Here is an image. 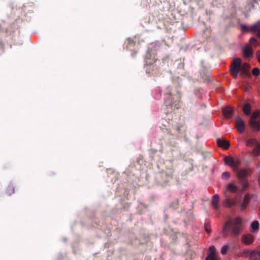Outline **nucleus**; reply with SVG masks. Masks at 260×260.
Instances as JSON below:
<instances>
[{
    "instance_id": "38",
    "label": "nucleus",
    "mask_w": 260,
    "mask_h": 260,
    "mask_svg": "<svg viewBox=\"0 0 260 260\" xmlns=\"http://www.w3.org/2000/svg\"><path fill=\"white\" fill-rule=\"evenodd\" d=\"M205 230H206V231L207 233H209V232H210V230H209L208 229V228L207 227V226H206V224H205Z\"/></svg>"
},
{
    "instance_id": "34",
    "label": "nucleus",
    "mask_w": 260,
    "mask_h": 260,
    "mask_svg": "<svg viewBox=\"0 0 260 260\" xmlns=\"http://www.w3.org/2000/svg\"><path fill=\"white\" fill-rule=\"evenodd\" d=\"M230 174L228 172H224L222 173L221 175V177L222 179H227L230 177Z\"/></svg>"
},
{
    "instance_id": "36",
    "label": "nucleus",
    "mask_w": 260,
    "mask_h": 260,
    "mask_svg": "<svg viewBox=\"0 0 260 260\" xmlns=\"http://www.w3.org/2000/svg\"><path fill=\"white\" fill-rule=\"evenodd\" d=\"M241 29L243 31H244V30L249 31V28L248 29L247 26L245 25H241Z\"/></svg>"
},
{
    "instance_id": "22",
    "label": "nucleus",
    "mask_w": 260,
    "mask_h": 260,
    "mask_svg": "<svg viewBox=\"0 0 260 260\" xmlns=\"http://www.w3.org/2000/svg\"><path fill=\"white\" fill-rule=\"evenodd\" d=\"M227 189L232 192H235L238 190V187L233 183H230L227 185Z\"/></svg>"
},
{
    "instance_id": "6",
    "label": "nucleus",
    "mask_w": 260,
    "mask_h": 260,
    "mask_svg": "<svg viewBox=\"0 0 260 260\" xmlns=\"http://www.w3.org/2000/svg\"><path fill=\"white\" fill-rule=\"evenodd\" d=\"M173 129L176 132L177 138H181L185 135L186 129L183 123L173 125Z\"/></svg>"
},
{
    "instance_id": "8",
    "label": "nucleus",
    "mask_w": 260,
    "mask_h": 260,
    "mask_svg": "<svg viewBox=\"0 0 260 260\" xmlns=\"http://www.w3.org/2000/svg\"><path fill=\"white\" fill-rule=\"evenodd\" d=\"M205 260H219L216 253V248L214 246H210L208 251V255Z\"/></svg>"
},
{
    "instance_id": "41",
    "label": "nucleus",
    "mask_w": 260,
    "mask_h": 260,
    "mask_svg": "<svg viewBox=\"0 0 260 260\" xmlns=\"http://www.w3.org/2000/svg\"><path fill=\"white\" fill-rule=\"evenodd\" d=\"M169 134H170L171 135H172V133L170 132H169Z\"/></svg>"
},
{
    "instance_id": "37",
    "label": "nucleus",
    "mask_w": 260,
    "mask_h": 260,
    "mask_svg": "<svg viewBox=\"0 0 260 260\" xmlns=\"http://www.w3.org/2000/svg\"><path fill=\"white\" fill-rule=\"evenodd\" d=\"M256 56L258 62L260 63V52L258 51L256 52Z\"/></svg>"
},
{
    "instance_id": "25",
    "label": "nucleus",
    "mask_w": 260,
    "mask_h": 260,
    "mask_svg": "<svg viewBox=\"0 0 260 260\" xmlns=\"http://www.w3.org/2000/svg\"><path fill=\"white\" fill-rule=\"evenodd\" d=\"M15 189L13 185H10L8 186L7 189V193L9 195H11V194L13 193L14 192Z\"/></svg>"
},
{
    "instance_id": "7",
    "label": "nucleus",
    "mask_w": 260,
    "mask_h": 260,
    "mask_svg": "<svg viewBox=\"0 0 260 260\" xmlns=\"http://www.w3.org/2000/svg\"><path fill=\"white\" fill-rule=\"evenodd\" d=\"M245 123L242 118L237 116L235 117V128L240 133H242L245 130Z\"/></svg>"
},
{
    "instance_id": "19",
    "label": "nucleus",
    "mask_w": 260,
    "mask_h": 260,
    "mask_svg": "<svg viewBox=\"0 0 260 260\" xmlns=\"http://www.w3.org/2000/svg\"><path fill=\"white\" fill-rule=\"evenodd\" d=\"M251 232H255L258 231L259 229V222L257 220L253 221L250 225Z\"/></svg>"
},
{
    "instance_id": "15",
    "label": "nucleus",
    "mask_w": 260,
    "mask_h": 260,
    "mask_svg": "<svg viewBox=\"0 0 260 260\" xmlns=\"http://www.w3.org/2000/svg\"><path fill=\"white\" fill-rule=\"evenodd\" d=\"M219 197L217 194H214L212 199V204L214 209L216 210H218L219 206L218 205Z\"/></svg>"
},
{
    "instance_id": "29",
    "label": "nucleus",
    "mask_w": 260,
    "mask_h": 260,
    "mask_svg": "<svg viewBox=\"0 0 260 260\" xmlns=\"http://www.w3.org/2000/svg\"><path fill=\"white\" fill-rule=\"evenodd\" d=\"M251 196L250 194H246L244 196V199H243V201H244V202H245V203H247L248 204L249 202V201L251 199Z\"/></svg>"
},
{
    "instance_id": "23",
    "label": "nucleus",
    "mask_w": 260,
    "mask_h": 260,
    "mask_svg": "<svg viewBox=\"0 0 260 260\" xmlns=\"http://www.w3.org/2000/svg\"><path fill=\"white\" fill-rule=\"evenodd\" d=\"M240 164V160L239 159H234V162L232 165V169L234 172H236L237 170H238L239 166Z\"/></svg>"
},
{
    "instance_id": "30",
    "label": "nucleus",
    "mask_w": 260,
    "mask_h": 260,
    "mask_svg": "<svg viewBox=\"0 0 260 260\" xmlns=\"http://www.w3.org/2000/svg\"><path fill=\"white\" fill-rule=\"evenodd\" d=\"M179 205V201L178 200H175V201H174L170 205V207H172V208H176L178 207Z\"/></svg>"
},
{
    "instance_id": "11",
    "label": "nucleus",
    "mask_w": 260,
    "mask_h": 260,
    "mask_svg": "<svg viewBox=\"0 0 260 260\" xmlns=\"http://www.w3.org/2000/svg\"><path fill=\"white\" fill-rule=\"evenodd\" d=\"M253 53L252 47L250 45L247 44L243 49V54L245 58L251 57Z\"/></svg>"
},
{
    "instance_id": "27",
    "label": "nucleus",
    "mask_w": 260,
    "mask_h": 260,
    "mask_svg": "<svg viewBox=\"0 0 260 260\" xmlns=\"http://www.w3.org/2000/svg\"><path fill=\"white\" fill-rule=\"evenodd\" d=\"M256 144V140L253 139H249L246 142V145L248 147H251Z\"/></svg>"
},
{
    "instance_id": "14",
    "label": "nucleus",
    "mask_w": 260,
    "mask_h": 260,
    "mask_svg": "<svg viewBox=\"0 0 260 260\" xmlns=\"http://www.w3.org/2000/svg\"><path fill=\"white\" fill-rule=\"evenodd\" d=\"M224 196L226 199L223 201V204L225 207L231 208L235 205V201L232 200L229 196L226 194V193L224 194Z\"/></svg>"
},
{
    "instance_id": "28",
    "label": "nucleus",
    "mask_w": 260,
    "mask_h": 260,
    "mask_svg": "<svg viewBox=\"0 0 260 260\" xmlns=\"http://www.w3.org/2000/svg\"><path fill=\"white\" fill-rule=\"evenodd\" d=\"M249 43H250L249 45H253L254 46H256L257 44V41L255 38H254L253 37H251L249 39Z\"/></svg>"
},
{
    "instance_id": "18",
    "label": "nucleus",
    "mask_w": 260,
    "mask_h": 260,
    "mask_svg": "<svg viewBox=\"0 0 260 260\" xmlns=\"http://www.w3.org/2000/svg\"><path fill=\"white\" fill-rule=\"evenodd\" d=\"M217 142L219 147L225 149H228L230 146L229 142L225 140L218 139L217 140Z\"/></svg>"
},
{
    "instance_id": "9",
    "label": "nucleus",
    "mask_w": 260,
    "mask_h": 260,
    "mask_svg": "<svg viewBox=\"0 0 260 260\" xmlns=\"http://www.w3.org/2000/svg\"><path fill=\"white\" fill-rule=\"evenodd\" d=\"M250 69V66L247 63H244L242 64L241 63V69L240 71L241 73L240 75L244 78L245 77H249L250 76V74L249 73L248 71Z\"/></svg>"
},
{
    "instance_id": "40",
    "label": "nucleus",
    "mask_w": 260,
    "mask_h": 260,
    "mask_svg": "<svg viewBox=\"0 0 260 260\" xmlns=\"http://www.w3.org/2000/svg\"><path fill=\"white\" fill-rule=\"evenodd\" d=\"M152 6H153V4H151ZM149 6H151V4H149Z\"/></svg>"
},
{
    "instance_id": "5",
    "label": "nucleus",
    "mask_w": 260,
    "mask_h": 260,
    "mask_svg": "<svg viewBox=\"0 0 260 260\" xmlns=\"http://www.w3.org/2000/svg\"><path fill=\"white\" fill-rule=\"evenodd\" d=\"M172 171L169 172H161L156 176V179L157 182L161 186H165L167 185L170 180L173 177Z\"/></svg>"
},
{
    "instance_id": "39",
    "label": "nucleus",
    "mask_w": 260,
    "mask_h": 260,
    "mask_svg": "<svg viewBox=\"0 0 260 260\" xmlns=\"http://www.w3.org/2000/svg\"><path fill=\"white\" fill-rule=\"evenodd\" d=\"M258 216H259V218L260 219V206H259V208Z\"/></svg>"
},
{
    "instance_id": "3",
    "label": "nucleus",
    "mask_w": 260,
    "mask_h": 260,
    "mask_svg": "<svg viewBox=\"0 0 260 260\" xmlns=\"http://www.w3.org/2000/svg\"><path fill=\"white\" fill-rule=\"evenodd\" d=\"M236 173L243 188L246 189L249 186L247 176L251 173L250 170L249 169H243L237 170Z\"/></svg>"
},
{
    "instance_id": "24",
    "label": "nucleus",
    "mask_w": 260,
    "mask_h": 260,
    "mask_svg": "<svg viewBox=\"0 0 260 260\" xmlns=\"http://www.w3.org/2000/svg\"><path fill=\"white\" fill-rule=\"evenodd\" d=\"M253 153L256 155L260 154V144H256L255 147L253 149Z\"/></svg>"
},
{
    "instance_id": "21",
    "label": "nucleus",
    "mask_w": 260,
    "mask_h": 260,
    "mask_svg": "<svg viewBox=\"0 0 260 260\" xmlns=\"http://www.w3.org/2000/svg\"><path fill=\"white\" fill-rule=\"evenodd\" d=\"M243 111L246 115H249L251 113V105L249 103L244 105Z\"/></svg>"
},
{
    "instance_id": "13",
    "label": "nucleus",
    "mask_w": 260,
    "mask_h": 260,
    "mask_svg": "<svg viewBox=\"0 0 260 260\" xmlns=\"http://www.w3.org/2000/svg\"><path fill=\"white\" fill-rule=\"evenodd\" d=\"M249 31L255 33L257 37L260 38V22H257L250 26Z\"/></svg>"
},
{
    "instance_id": "4",
    "label": "nucleus",
    "mask_w": 260,
    "mask_h": 260,
    "mask_svg": "<svg viewBox=\"0 0 260 260\" xmlns=\"http://www.w3.org/2000/svg\"><path fill=\"white\" fill-rule=\"evenodd\" d=\"M249 124L253 131L260 130V111L256 110L251 114Z\"/></svg>"
},
{
    "instance_id": "31",
    "label": "nucleus",
    "mask_w": 260,
    "mask_h": 260,
    "mask_svg": "<svg viewBox=\"0 0 260 260\" xmlns=\"http://www.w3.org/2000/svg\"><path fill=\"white\" fill-rule=\"evenodd\" d=\"M248 204L243 201L240 205V209L242 211L244 210L247 207Z\"/></svg>"
},
{
    "instance_id": "17",
    "label": "nucleus",
    "mask_w": 260,
    "mask_h": 260,
    "mask_svg": "<svg viewBox=\"0 0 260 260\" xmlns=\"http://www.w3.org/2000/svg\"><path fill=\"white\" fill-rule=\"evenodd\" d=\"M222 113L226 118L231 117L233 113V109L231 107H225L222 110Z\"/></svg>"
},
{
    "instance_id": "20",
    "label": "nucleus",
    "mask_w": 260,
    "mask_h": 260,
    "mask_svg": "<svg viewBox=\"0 0 260 260\" xmlns=\"http://www.w3.org/2000/svg\"><path fill=\"white\" fill-rule=\"evenodd\" d=\"M224 161L225 165L232 168L234 162V159L231 156H226L224 158Z\"/></svg>"
},
{
    "instance_id": "35",
    "label": "nucleus",
    "mask_w": 260,
    "mask_h": 260,
    "mask_svg": "<svg viewBox=\"0 0 260 260\" xmlns=\"http://www.w3.org/2000/svg\"><path fill=\"white\" fill-rule=\"evenodd\" d=\"M230 72L231 73L232 76L234 78L236 79L237 78L238 73L239 72H237V71H230Z\"/></svg>"
},
{
    "instance_id": "33",
    "label": "nucleus",
    "mask_w": 260,
    "mask_h": 260,
    "mask_svg": "<svg viewBox=\"0 0 260 260\" xmlns=\"http://www.w3.org/2000/svg\"><path fill=\"white\" fill-rule=\"evenodd\" d=\"M252 73L254 76H257L259 74V70L258 68H255L253 69L252 71Z\"/></svg>"
},
{
    "instance_id": "10",
    "label": "nucleus",
    "mask_w": 260,
    "mask_h": 260,
    "mask_svg": "<svg viewBox=\"0 0 260 260\" xmlns=\"http://www.w3.org/2000/svg\"><path fill=\"white\" fill-rule=\"evenodd\" d=\"M241 63L242 61L240 58L234 59L230 67V71L240 72Z\"/></svg>"
},
{
    "instance_id": "12",
    "label": "nucleus",
    "mask_w": 260,
    "mask_h": 260,
    "mask_svg": "<svg viewBox=\"0 0 260 260\" xmlns=\"http://www.w3.org/2000/svg\"><path fill=\"white\" fill-rule=\"evenodd\" d=\"M249 260H260V246L251 251Z\"/></svg>"
},
{
    "instance_id": "26",
    "label": "nucleus",
    "mask_w": 260,
    "mask_h": 260,
    "mask_svg": "<svg viewBox=\"0 0 260 260\" xmlns=\"http://www.w3.org/2000/svg\"><path fill=\"white\" fill-rule=\"evenodd\" d=\"M251 251L247 249H244L241 253V256L244 257L250 256Z\"/></svg>"
},
{
    "instance_id": "1",
    "label": "nucleus",
    "mask_w": 260,
    "mask_h": 260,
    "mask_svg": "<svg viewBox=\"0 0 260 260\" xmlns=\"http://www.w3.org/2000/svg\"><path fill=\"white\" fill-rule=\"evenodd\" d=\"M242 228V220L238 217L227 220L223 226L222 231L224 238L228 237L229 235L236 237L240 234Z\"/></svg>"
},
{
    "instance_id": "2",
    "label": "nucleus",
    "mask_w": 260,
    "mask_h": 260,
    "mask_svg": "<svg viewBox=\"0 0 260 260\" xmlns=\"http://www.w3.org/2000/svg\"><path fill=\"white\" fill-rule=\"evenodd\" d=\"M165 104L168 107L167 113L171 112L175 109H178L180 107V102L178 99L175 100L174 96H173L170 92L165 94Z\"/></svg>"
},
{
    "instance_id": "16",
    "label": "nucleus",
    "mask_w": 260,
    "mask_h": 260,
    "mask_svg": "<svg viewBox=\"0 0 260 260\" xmlns=\"http://www.w3.org/2000/svg\"><path fill=\"white\" fill-rule=\"evenodd\" d=\"M242 240L245 244L247 245L250 244L253 241V236L250 234L244 235L242 237Z\"/></svg>"
},
{
    "instance_id": "32",
    "label": "nucleus",
    "mask_w": 260,
    "mask_h": 260,
    "mask_svg": "<svg viewBox=\"0 0 260 260\" xmlns=\"http://www.w3.org/2000/svg\"><path fill=\"white\" fill-rule=\"evenodd\" d=\"M229 248V247L227 245H224L223 246V247H222L221 248V253L222 254H226V252H227V250Z\"/></svg>"
}]
</instances>
